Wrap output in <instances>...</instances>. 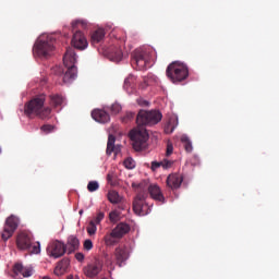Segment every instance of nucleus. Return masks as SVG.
I'll return each instance as SVG.
<instances>
[{
  "mask_svg": "<svg viewBox=\"0 0 279 279\" xmlns=\"http://www.w3.org/2000/svg\"><path fill=\"white\" fill-rule=\"evenodd\" d=\"M88 26V22L86 20H75L72 22V27H81L82 29H86Z\"/></svg>",
  "mask_w": 279,
  "mask_h": 279,
  "instance_id": "nucleus-31",
  "label": "nucleus"
},
{
  "mask_svg": "<svg viewBox=\"0 0 279 279\" xmlns=\"http://www.w3.org/2000/svg\"><path fill=\"white\" fill-rule=\"evenodd\" d=\"M117 239L119 238L114 234V231H111L105 235V243L106 245H114L117 243Z\"/></svg>",
  "mask_w": 279,
  "mask_h": 279,
  "instance_id": "nucleus-28",
  "label": "nucleus"
},
{
  "mask_svg": "<svg viewBox=\"0 0 279 279\" xmlns=\"http://www.w3.org/2000/svg\"><path fill=\"white\" fill-rule=\"evenodd\" d=\"M172 166H173V161L168 160V159L161 160L162 169H171Z\"/></svg>",
  "mask_w": 279,
  "mask_h": 279,
  "instance_id": "nucleus-37",
  "label": "nucleus"
},
{
  "mask_svg": "<svg viewBox=\"0 0 279 279\" xmlns=\"http://www.w3.org/2000/svg\"><path fill=\"white\" fill-rule=\"evenodd\" d=\"M171 154H173V144L168 143L166 155L171 156Z\"/></svg>",
  "mask_w": 279,
  "mask_h": 279,
  "instance_id": "nucleus-42",
  "label": "nucleus"
},
{
  "mask_svg": "<svg viewBox=\"0 0 279 279\" xmlns=\"http://www.w3.org/2000/svg\"><path fill=\"white\" fill-rule=\"evenodd\" d=\"M123 166L125 167V169H134L136 167V161H134L132 157H129L124 159Z\"/></svg>",
  "mask_w": 279,
  "mask_h": 279,
  "instance_id": "nucleus-33",
  "label": "nucleus"
},
{
  "mask_svg": "<svg viewBox=\"0 0 279 279\" xmlns=\"http://www.w3.org/2000/svg\"><path fill=\"white\" fill-rule=\"evenodd\" d=\"M107 56L112 62H121L123 60V51L121 49H116L114 51L107 52Z\"/></svg>",
  "mask_w": 279,
  "mask_h": 279,
  "instance_id": "nucleus-25",
  "label": "nucleus"
},
{
  "mask_svg": "<svg viewBox=\"0 0 279 279\" xmlns=\"http://www.w3.org/2000/svg\"><path fill=\"white\" fill-rule=\"evenodd\" d=\"M132 187L136 191V193H143L144 195H147L148 191L153 199L165 204V195H162V191L160 190V186H158V184L148 185L147 182L144 181L140 184L132 183Z\"/></svg>",
  "mask_w": 279,
  "mask_h": 279,
  "instance_id": "nucleus-6",
  "label": "nucleus"
},
{
  "mask_svg": "<svg viewBox=\"0 0 279 279\" xmlns=\"http://www.w3.org/2000/svg\"><path fill=\"white\" fill-rule=\"evenodd\" d=\"M162 121V113L158 110H141L136 118L137 125H156Z\"/></svg>",
  "mask_w": 279,
  "mask_h": 279,
  "instance_id": "nucleus-8",
  "label": "nucleus"
},
{
  "mask_svg": "<svg viewBox=\"0 0 279 279\" xmlns=\"http://www.w3.org/2000/svg\"><path fill=\"white\" fill-rule=\"evenodd\" d=\"M33 51L38 56H49V53L53 51V37L49 34L40 35L33 48Z\"/></svg>",
  "mask_w": 279,
  "mask_h": 279,
  "instance_id": "nucleus-7",
  "label": "nucleus"
},
{
  "mask_svg": "<svg viewBox=\"0 0 279 279\" xmlns=\"http://www.w3.org/2000/svg\"><path fill=\"white\" fill-rule=\"evenodd\" d=\"M166 73L173 84H178V82H184L189 77V66L183 62L174 61L168 65Z\"/></svg>",
  "mask_w": 279,
  "mask_h": 279,
  "instance_id": "nucleus-5",
  "label": "nucleus"
},
{
  "mask_svg": "<svg viewBox=\"0 0 279 279\" xmlns=\"http://www.w3.org/2000/svg\"><path fill=\"white\" fill-rule=\"evenodd\" d=\"M114 143H117V138L114 137V135L109 134L108 143H107L108 156H111L112 154H119V151H121V147L116 146Z\"/></svg>",
  "mask_w": 279,
  "mask_h": 279,
  "instance_id": "nucleus-20",
  "label": "nucleus"
},
{
  "mask_svg": "<svg viewBox=\"0 0 279 279\" xmlns=\"http://www.w3.org/2000/svg\"><path fill=\"white\" fill-rule=\"evenodd\" d=\"M41 132H44L45 134H49V132H53V126H51L50 124L43 125Z\"/></svg>",
  "mask_w": 279,
  "mask_h": 279,
  "instance_id": "nucleus-40",
  "label": "nucleus"
},
{
  "mask_svg": "<svg viewBox=\"0 0 279 279\" xmlns=\"http://www.w3.org/2000/svg\"><path fill=\"white\" fill-rule=\"evenodd\" d=\"M87 234L89 236H95V234H97V225L95 222H92V220L87 225Z\"/></svg>",
  "mask_w": 279,
  "mask_h": 279,
  "instance_id": "nucleus-30",
  "label": "nucleus"
},
{
  "mask_svg": "<svg viewBox=\"0 0 279 279\" xmlns=\"http://www.w3.org/2000/svg\"><path fill=\"white\" fill-rule=\"evenodd\" d=\"M72 45L75 47V49H80L81 51L88 48V40L86 39V36H84L83 32L74 33Z\"/></svg>",
  "mask_w": 279,
  "mask_h": 279,
  "instance_id": "nucleus-14",
  "label": "nucleus"
},
{
  "mask_svg": "<svg viewBox=\"0 0 279 279\" xmlns=\"http://www.w3.org/2000/svg\"><path fill=\"white\" fill-rule=\"evenodd\" d=\"M16 245L22 252L40 254V242H34V235L31 232H20L16 238Z\"/></svg>",
  "mask_w": 279,
  "mask_h": 279,
  "instance_id": "nucleus-3",
  "label": "nucleus"
},
{
  "mask_svg": "<svg viewBox=\"0 0 279 279\" xmlns=\"http://www.w3.org/2000/svg\"><path fill=\"white\" fill-rule=\"evenodd\" d=\"M178 116H171L169 122L167 123L165 128L166 134H173L175 129L178 128Z\"/></svg>",
  "mask_w": 279,
  "mask_h": 279,
  "instance_id": "nucleus-22",
  "label": "nucleus"
},
{
  "mask_svg": "<svg viewBox=\"0 0 279 279\" xmlns=\"http://www.w3.org/2000/svg\"><path fill=\"white\" fill-rule=\"evenodd\" d=\"M137 102L140 106H149V102L145 100H137Z\"/></svg>",
  "mask_w": 279,
  "mask_h": 279,
  "instance_id": "nucleus-44",
  "label": "nucleus"
},
{
  "mask_svg": "<svg viewBox=\"0 0 279 279\" xmlns=\"http://www.w3.org/2000/svg\"><path fill=\"white\" fill-rule=\"evenodd\" d=\"M114 258L119 265V267H123V263L130 258V254L125 247H117L114 251Z\"/></svg>",
  "mask_w": 279,
  "mask_h": 279,
  "instance_id": "nucleus-17",
  "label": "nucleus"
},
{
  "mask_svg": "<svg viewBox=\"0 0 279 279\" xmlns=\"http://www.w3.org/2000/svg\"><path fill=\"white\" fill-rule=\"evenodd\" d=\"M50 105L53 106L54 108H58V106H64V97L60 95H51Z\"/></svg>",
  "mask_w": 279,
  "mask_h": 279,
  "instance_id": "nucleus-27",
  "label": "nucleus"
},
{
  "mask_svg": "<svg viewBox=\"0 0 279 279\" xmlns=\"http://www.w3.org/2000/svg\"><path fill=\"white\" fill-rule=\"evenodd\" d=\"M21 223V220L19 217L11 215L7 218L4 223V229L2 231V239L3 241H8V239H11V236L16 232V229L19 228V225Z\"/></svg>",
  "mask_w": 279,
  "mask_h": 279,
  "instance_id": "nucleus-11",
  "label": "nucleus"
},
{
  "mask_svg": "<svg viewBox=\"0 0 279 279\" xmlns=\"http://www.w3.org/2000/svg\"><path fill=\"white\" fill-rule=\"evenodd\" d=\"M101 269H104V263L99 259H95L83 268V274L87 278H95V276H99V274H101Z\"/></svg>",
  "mask_w": 279,
  "mask_h": 279,
  "instance_id": "nucleus-13",
  "label": "nucleus"
},
{
  "mask_svg": "<svg viewBox=\"0 0 279 279\" xmlns=\"http://www.w3.org/2000/svg\"><path fill=\"white\" fill-rule=\"evenodd\" d=\"M105 217H106V214H104V211H99L96 215V217H94V219L90 221L94 222L96 226H99L101 223V221H104Z\"/></svg>",
  "mask_w": 279,
  "mask_h": 279,
  "instance_id": "nucleus-35",
  "label": "nucleus"
},
{
  "mask_svg": "<svg viewBox=\"0 0 279 279\" xmlns=\"http://www.w3.org/2000/svg\"><path fill=\"white\" fill-rule=\"evenodd\" d=\"M149 50L137 48L133 51V64H136L138 71H143L149 65Z\"/></svg>",
  "mask_w": 279,
  "mask_h": 279,
  "instance_id": "nucleus-10",
  "label": "nucleus"
},
{
  "mask_svg": "<svg viewBox=\"0 0 279 279\" xmlns=\"http://www.w3.org/2000/svg\"><path fill=\"white\" fill-rule=\"evenodd\" d=\"M68 269H69V262L62 260L57 264L54 268V274L56 276H64Z\"/></svg>",
  "mask_w": 279,
  "mask_h": 279,
  "instance_id": "nucleus-24",
  "label": "nucleus"
},
{
  "mask_svg": "<svg viewBox=\"0 0 279 279\" xmlns=\"http://www.w3.org/2000/svg\"><path fill=\"white\" fill-rule=\"evenodd\" d=\"M75 258L78 263H82L84 260V253H76Z\"/></svg>",
  "mask_w": 279,
  "mask_h": 279,
  "instance_id": "nucleus-43",
  "label": "nucleus"
},
{
  "mask_svg": "<svg viewBox=\"0 0 279 279\" xmlns=\"http://www.w3.org/2000/svg\"><path fill=\"white\" fill-rule=\"evenodd\" d=\"M24 111L28 117H39V119H47L51 114V109L45 107V96L43 95L32 99L25 106Z\"/></svg>",
  "mask_w": 279,
  "mask_h": 279,
  "instance_id": "nucleus-1",
  "label": "nucleus"
},
{
  "mask_svg": "<svg viewBox=\"0 0 279 279\" xmlns=\"http://www.w3.org/2000/svg\"><path fill=\"white\" fill-rule=\"evenodd\" d=\"M182 182H184L182 174L173 173L167 178V185L172 190L180 189Z\"/></svg>",
  "mask_w": 279,
  "mask_h": 279,
  "instance_id": "nucleus-16",
  "label": "nucleus"
},
{
  "mask_svg": "<svg viewBox=\"0 0 279 279\" xmlns=\"http://www.w3.org/2000/svg\"><path fill=\"white\" fill-rule=\"evenodd\" d=\"M106 38V31L98 28L92 34V45H99Z\"/></svg>",
  "mask_w": 279,
  "mask_h": 279,
  "instance_id": "nucleus-21",
  "label": "nucleus"
},
{
  "mask_svg": "<svg viewBox=\"0 0 279 279\" xmlns=\"http://www.w3.org/2000/svg\"><path fill=\"white\" fill-rule=\"evenodd\" d=\"M83 246H84V250H86L87 252H90V250H93V241L92 240H85Z\"/></svg>",
  "mask_w": 279,
  "mask_h": 279,
  "instance_id": "nucleus-39",
  "label": "nucleus"
},
{
  "mask_svg": "<svg viewBox=\"0 0 279 279\" xmlns=\"http://www.w3.org/2000/svg\"><path fill=\"white\" fill-rule=\"evenodd\" d=\"M46 252L50 258H61L66 253V245L63 242L54 240L48 244Z\"/></svg>",
  "mask_w": 279,
  "mask_h": 279,
  "instance_id": "nucleus-12",
  "label": "nucleus"
},
{
  "mask_svg": "<svg viewBox=\"0 0 279 279\" xmlns=\"http://www.w3.org/2000/svg\"><path fill=\"white\" fill-rule=\"evenodd\" d=\"M126 119H134L133 112H126Z\"/></svg>",
  "mask_w": 279,
  "mask_h": 279,
  "instance_id": "nucleus-45",
  "label": "nucleus"
},
{
  "mask_svg": "<svg viewBox=\"0 0 279 279\" xmlns=\"http://www.w3.org/2000/svg\"><path fill=\"white\" fill-rule=\"evenodd\" d=\"M132 82H134V76H129L124 80V88L128 90L130 86H132Z\"/></svg>",
  "mask_w": 279,
  "mask_h": 279,
  "instance_id": "nucleus-38",
  "label": "nucleus"
},
{
  "mask_svg": "<svg viewBox=\"0 0 279 279\" xmlns=\"http://www.w3.org/2000/svg\"><path fill=\"white\" fill-rule=\"evenodd\" d=\"M92 118L96 120L97 123H108L110 121V114L101 109L92 111Z\"/></svg>",
  "mask_w": 279,
  "mask_h": 279,
  "instance_id": "nucleus-18",
  "label": "nucleus"
},
{
  "mask_svg": "<svg viewBox=\"0 0 279 279\" xmlns=\"http://www.w3.org/2000/svg\"><path fill=\"white\" fill-rule=\"evenodd\" d=\"M119 219H121V213H119L118 210L110 211L109 221H111V223H117Z\"/></svg>",
  "mask_w": 279,
  "mask_h": 279,
  "instance_id": "nucleus-32",
  "label": "nucleus"
},
{
  "mask_svg": "<svg viewBox=\"0 0 279 279\" xmlns=\"http://www.w3.org/2000/svg\"><path fill=\"white\" fill-rule=\"evenodd\" d=\"M107 197L111 204H120V202L123 199V197L119 195V192L114 190H110Z\"/></svg>",
  "mask_w": 279,
  "mask_h": 279,
  "instance_id": "nucleus-26",
  "label": "nucleus"
},
{
  "mask_svg": "<svg viewBox=\"0 0 279 279\" xmlns=\"http://www.w3.org/2000/svg\"><path fill=\"white\" fill-rule=\"evenodd\" d=\"M123 108L121 107V105L119 102H116L113 105H111L110 111L112 112V114H119V112H121Z\"/></svg>",
  "mask_w": 279,
  "mask_h": 279,
  "instance_id": "nucleus-36",
  "label": "nucleus"
},
{
  "mask_svg": "<svg viewBox=\"0 0 279 279\" xmlns=\"http://www.w3.org/2000/svg\"><path fill=\"white\" fill-rule=\"evenodd\" d=\"M147 198V194H143V192H137V196L133 202V210L135 215L140 217H145L151 213V207L145 202Z\"/></svg>",
  "mask_w": 279,
  "mask_h": 279,
  "instance_id": "nucleus-9",
  "label": "nucleus"
},
{
  "mask_svg": "<svg viewBox=\"0 0 279 279\" xmlns=\"http://www.w3.org/2000/svg\"><path fill=\"white\" fill-rule=\"evenodd\" d=\"M160 167H162V162L161 161H153L151 162L153 171H156L157 169H160Z\"/></svg>",
  "mask_w": 279,
  "mask_h": 279,
  "instance_id": "nucleus-41",
  "label": "nucleus"
},
{
  "mask_svg": "<svg viewBox=\"0 0 279 279\" xmlns=\"http://www.w3.org/2000/svg\"><path fill=\"white\" fill-rule=\"evenodd\" d=\"M129 136L133 143V148L135 151H143V149H147L149 133L145 126L137 124V128L131 130Z\"/></svg>",
  "mask_w": 279,
  "mask_h": 279,
  "instance_id": "nucleus-4",
  "label": "nucleus"
},
{
  "mask_svg": "<svg viewBox=\"0 0 279 279\" xmlns=\"http://www.w3.org/2000/svg\"><path fill=\"white\" fill-rule=\"evenodd\" d=\"M87 190L89 191V193H95V191H99V182L90 181L87 184Z\"/></svg>",
  "mask_w": 279,
  "mask_h": 279,
  "instance_id": "nucleus-34",
  "label": "nucleus"
},
{
  "mask_svg": "<svg viewBox=\"0 0 279 279\" xmlns=\"http://www.w3.org/2000/svg\"><path fill=\"white\" fill-rule=\"evenodd\" d=\"M43 279H49V277H44Z\"/></svg>",
  "mask_w": 279,
  "mask_h": 279,
  "instance_id": "nucleus-47",
  "label": "nucleus"
},
{
  "mask_svg": "<svg viewBox=\"0 0 279 279\" xmlns=\"http://www.w3.org/2000/svg\"><path fill=\"white\" fill-rule=\"evenodd\" d=\"M181 142H183V144H184L185 151L191 154V151H193V143H191V140L189 138V136L187 135H182L181 136Z\"/></svg>",
  "mask_w": 279,
  "mask_h": 279,
  "instance_id": "nucleus-29",
  "label": "nucleus"
},
{
  "mask_svg": "<svg viewBox=\"0 0 279 279\" xmlns=\"http://www.w3.org/2000/svg\"><path fill=\"white\" fill-rule=\"evenodd\" d=\"M13 271L16 276H23V278H31V276H34V267L23 266V264H15Z\"/></svg>",
  "mask_w": 279,
  "mask_h": 279,
  "instance_id": "nucleus-15",
  "label": "nucleus"
},
{
  "mask_svg": "<svg viewBox=\"0 0 279 279\" xmlns=\"http://www.w3.org/2000/svg\"><path fill=\"white\" fill-rule=\"evenodd\" d=\"M77 62V54L73 48H68L63 56V64L66 66L68 71L63 76L64 84H71L73 80L77 77V66H75Z\"/></svg>",
  "mask_w": 279,
  "mask_h": 279,
  "instance_id": "nucleus-2",
  "label": "nucleus"
},
{
  "mask_svg": "<svg viewBox=\"0 0 279 279\" xmlns=\"http://www.w3.org/2000/svg\"><path fill=\"white\" fill-rule=\"evenodd\" d=\"M130 230H131L130 225L120 222L119 225H117V227L112 231L118 239H123V236H125V234H128Z\"/></svg>",
  "mask_w": 279,
  "mask_h": 279,
  "instance_id": "nucleus-19",
  "label": "nucleus"
},
{
  "mask_svg": "<svg viewBox=\"0 0 279 279\" xmlns=\"http://www.w3.org/2000/svg\"><path fill=\"white\" fill-rule=\"evenodd\" d=\"M83 213H84V211H83V210H81V211H80V215H83Z\"/></svg>",
  "mask_w": 279,
  "mask_h": 279,
  "instance_id": "nucleus-46",
  "label": "nucleus"
},
{
  "mask_svg": "<svg viewBox=\"0 0 279 279\" xmlns=\"http://www.w3.org/2000/svg\"><path fill=\"white\" fill-rule=\"evenodd\" d=\"M80 247V240L75 235L68 238L66 248L69 252H75Z\"/></svg>",
  "mask_w": 279,
  "mask_h": 279,
  "instance_id": "nucleus-23",
  "label": "nucleus"
}]
</instances>
